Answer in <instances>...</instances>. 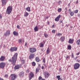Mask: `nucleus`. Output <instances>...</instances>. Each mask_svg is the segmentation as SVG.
<instances>
[{
  "mask_svg": "<svg viewBox=\"0 0 80 80\" xmlns=\"http://www.w3.org/2000/svg\"><path fill=\"white\" fill-rule=\"evenodd\" d=\"M72 27H72V26H71V28H72Z\"/></svg>",
  "mask_w": 80,
  "mask_h": 80,
  "instance_id": "nucleus-61",
  "label": "nucleus"
},
{
  "mask_svg": "<svg viewBox=\"0 0 80 80\" xmlns=\"http://www.w3.org/2000/svg\"><path fill=\"white\" fill-rule=\"evenodd\" d=\"M41 51H43V49H41Z\"/></svg>",
  "mask_w": 80,
  "mask_h": 80,
  "instance_id": "nucleus-62",
  "label": "nucleus"
},
{
  "mask_svg": "<svg viewBox=\"0 0 80 80\" xmlns=\"http://www.w3.org/2000/svg\"><path fill=\"white\" fill-rule=\"evenodd\" d=\"M44 36H45V37L47 38V37L48 35H47V34H44Z\"/></svg>",
  "mask_w": 80,
  "mask_h": 80,
  "instance_id": "nucleus-39",
  "label": "nucleus"
},
{
  "mask_svg": "<svg viewBox=\"0 0 80 80\" xmlns=\"http://www.w3.org/2000/svg\"><path fill=\"white\" fill-rule=\"evenodd\" d=\"M2 5H5L6 3H7V2L6 0H2Z\"/></svg>",
  "mask_w": 80,
  "mask_h": 80,
  "instance_id": "nucleus-15",
  "label": "nucleus"
},
{
  "mask_svg": "<svg viewBox=\"0 0 80 80\" xmlns=\"http://www.w3.org/2000/svg\"><path fill=\"white\" fill-rule=\"evenodd\" d=\"M18 48L17 47H12L10 49V50L11 52H14V51H16L17 50Z\"/></svg>",
  "mask_w": 80,
  "mask_h": 80,
  "instance_id": "nucleus-6",
  "label": "nucleus"
},
{
  "mask_svg": "<svg viewBox=\"0 0 80 80\" xmlns=\"http://www.w3.org/2000/svg\"><path fill=\"white\" fill-rule=\"evenodd\" d=\"M17 27L18 28V29H20V26H19V25H18L17 26Z\"/></svg>",
  "mask_w": 80,
  "mask_h": 80,
  "instance_id": "nucleus-45",
  "label": "nucleus"
},
{
  "mask_svg": "<svg viewBox=\"0 0 80 80\" xmlns=\"http://www.w3.org/2000/svg\"><path fill=\"white\" fill-rule=\"evenodd\" d=\"M13 34L14 35H16V36H18V32L16 31H14Z\"/></svg>",
  "mask_w": 80,
  "mask_h": 80,
  "instance_id": "nucleus-20",
  "label": "nucleus"
},
{
  "mask_svg": "<svg viewBox=\"0 0 80 80\" xmlns=\"http://www.w3.org/2000/svg\"><path fill=\"white\" fill-rule=\"evenodd\" d=\"M74 12L75 13H77L78 12V10H76L75 11H74Z\"/></svg>",
  "mask_w": 80,
  "mask_h": 80,
  "instance_id": "nucleus-35",
  "label": "nucleus"
},
{
  "mask_svg": "<svg viewBox=\"0 0 80 80\" xmlns=\"http://www.w3.org/2000/svg\"><path fill=\"white\" fill-rule=\"evenodd\" d=\"M31 0V1H32V0Z\"/></svg>",
  "mask_w": 80,
  "mask_h": 80,
  "instance_id": "nucleus-64",
  "label": "nucleus"
},
{
  "mask_svg": "<svg viewBox=\"0 0 80 80\" xmlns=\"http://www.w3.org/2000/svg\"><path fill=\"white\" fill-rule=\"evenodd\" d=\"M38 28L37 26H36L34 28V30L35 32H37L38 31Z\"/></svg>",
  "mask_w": 80,
  "mask_h": 80,
  "instance_id": "nucleus-19",
  "label": "nucleus"
},
{
  "mask_svg": "<svg viewBox=\"0 0 80 80\" xmlns=\"http://www.w3.org/2000/svg\"><path fill=\"white\" fill-rule=\"evenodd\" d=\"M34 77V74L33 73L31 72L29 73V80H30L32 78H33Z\"/></svg>",
  "mask_w": 80,
  "mask_h": 80,
  "instance_id": "nucleus-5",
  "label": "nucleus"
},
{
  "mask_svg": "<svg viewBox=\"0 0 80 80\" xmlns=\"http://www.w3.org/2000/svg\"><path fill=\"white\" fill-rule=\"evenodd\" d=\"M43 62H44V63H45V59H43Z\"/></svg>",
  "mask_w": 80,
  "mask_h": 80,
  "instance_id": "nucleus-50",
  "label": "nucleus"
},
{
  "mask_svg": "<svg viewBox=\"0 0 80 80\" xmlns=\"http://www.w3.org/2000/svg\"><path fill=\"white\" fill-rule=\"evenodd\" d=\"M80 54V53L79 52H78L77 54V55H79Z\"/></svg>",
  "mask_w": 80,
  "mask_h": 80,
  "instance_id": "nucleus-52",
  "label": "nucleus"
},
{
  "mask_svg": "<svg viewBox=\"0 0 80 80\" xmlns=\"http://www.w3.org/2000/svg\"><path fill=\"white\" fill-rule=\"evenodd\" d=\"M28 15V13L27 12H26L25 13L24 15V17H27Z\"/></svg>",
  "mask_w": 80,
  "mask_h": 80,
  "instance_id": "nucleus-28",
  "label": "nucleus"
},
{
  "mask_svg": "<svg viewBox=\"0 0 80 80\" xmlns=\"http://www.w3.org/2000/svg\"><path fill=\"white\" fill-rule=\"evenodd\" d=\"M12 7L11 6H8L7 8V9L6 10V13H8V14H10L11 13H12Z\"/></svg>",
  "mask_w": 80,
  "mask_h": 80,
  "instance_id": "nucleus-2",
  "label": "nucleus"
},
{
  "mask_svg": "<svg viewBox=\"0 0 80 80\" xmlns=\"http://www.w3.org/2000/svg\"><path fill=\"white\" fill-rule=\"evenodd\" d=\"M44 67L43 66H42V67H41V68L42 69V70H43V69H44Z\"/></svg>",
  "mask_w": 80,
  "mask_h": 80,
  "instance_id": "nucleus-46",
  "label": "nucleus"
},
{
  "mask_svg": "<svg viewBox=\"0 0 80 80\" xmlns=\"http://www.w3.org/2000/svg\"><path fill=\"white\" fill-rule=\"evenodd\" d=\"M44 66H45V68H47V66L45 64H44Z\"/></svg>",
  "mask_w": 80,
  "mask_h": 80,
  "instance_id": "nucleus-43",
  "label": "nucleus"
},
{
  "mask_svg": "<svg viewBox=\"0 0 80 80\" xmlns=\"http://www.w3.org/2000/svg\"><path fill=\"white\" fill-rule=\"evenodd\" d=\"M71 56L72 58H74V55H73V54H72L71 55Z\"/></svg>",
  "mask_w": 80,
  "mask_h": 80,
  "instance_id": "nucleus-42",
  "label": "nucleus"
},
{
  "mask_svg": "<svg viewBox=\"0 0 80 80\" xmlns=\"http://www.w3.org/2000/svg\"><path fill=\"white\" fill-rule=\"evenodd\" d=\"M72 48V47L71 46V45H69L68 47V50H71Z\"/></svg>",
  "mask_w": 80,
  "mask_h": 80,
  "instance_id": "nucleus-27",
  "label": "nucleus"
},
{
  "mask_svg": "<svg viewBox=\"0 0 80 80\" xmlns=\"http://www.w3.org/2000/svg\"><path fill=\"white\" fill-rule=\"evenodd\" d=\"M57 35L58 37H60V36H61V35H62V34L60 33H58L57 34Z\"/></svg>",
  "mask_w": 80,
  "mask_h": 80,
  "instance_id": "nucleus-31",
  "label": "nucleus"
},
{
  "mask_svg": "<svg viewBox=\"0 0 80 80\" xmlns=\"http://www.w3.org/2000/svg\"><path fill=\"white\" fill-rule=\"evenodd\" d=\"M29 69H27V71H26V72H27V73H29Z\"/></svg>",
  "mask_w": 80,
  "mask_h": 80,
  "instance_id": "nucleus-44",
  "label": "nucleus"
},
{
  "mask_svg": "<svg viewBox=\"0 0 80 80\" xmlns=\"http://www.w3.org/2000/svg\"><path fill=\"white\" fill-rule=\"evenodd\" d=\"M74 13H75V12H71L70 13V15L72 16H73V15H74Z\"/></svg>",
  "mask_w": 80,
  "mask_h": 80,
  "instance_id": "nucleus-22",
  "label": "nucleus"
},
{
  "mask_svg": "<svg viewBox=\"0 0 80 80\" xmlns=\"http://www.w3.org/2000/svg\"><path fill=\"white\" fill-rule=\"evenodd\" d=\"M2 14H0V19H2Z\"/></svg>",
  "mask_w": 80,
  "mask_h": 80,
  "instance_id": "nucleus-41",
  "label": "nucleus"
},
{
  "mask_svg": "<svg viewBox=\"0 0 80 80\" xmlns=\"http://www.w3.org/2000/svg\"><path fill=\"white\" fill-rule=\"evenodd\" d=\"M62 26L63 27V25L62 24Z\"/></svg>",
  "mask_w": 80,
  "mask_h": 80,
  "instance_id": "nucleus-60",
  "label": "nucleus"
},
{
  "mask_svg": "<svg viewBox=\"0 0 80 80\" xmlns=\"http://www.w3.org/2000/svg\"><path fill=\"white\" fill-rule=\"evenodd\" d=\"M65 14L66 15H67V11H66L65 12Z\"/></svg>",
  "mask_w": 80,
  "mask_h": 80,
  "instance_id": "nucleus-54",
  "label": "nucleus"
},
{
  "mask_svg": "<svg viewBox=\"0 0 80 80\" xmlns=\"http://www.w3.org/2000/svg\"><path fill=\"white\" fill-rule=\"evenodd\" d=\"M24 73V72H21L19 73V75H20V77H23V76Z\"/></svg>",
  "mask_w": 80,
  "mask_h": 80,
  "instance_id": "nucleus-18",
  "label": "nucleus"
},
{
  "mask_svg": "<svg viewBox=\"0 0 80 80\" xmlns=\"http://www.w3.org/2000/svg\"><path fill=\"white\" fill-rule=\"evenodd\" d=\"M62 11V8H59L58 10V12H60Z\"/></svg>",
  "mask_w": 80,
  "mask_h": 80,
  "instance_id": "nucleus-33",
  "label": "nucleus"
},
{
  "mask_svg": "<svg viewBox=\"0 0 80 80\" xmlns=\"http://www.w3.org/2000/svg\"><path fill=\"white\" fill-rule=\"evenodd\" d=\"M77 43L78 45H80V39L78 40L77 41Z\"/></svg>",
  "mask_w": 80,
  "mask_h": 80,
  "instance_id": "nucleus-24",
  "label": "nucleus"
},
{
  "mask_svg": "<svg viewBox=\"0 0 80 80\" xmlns=\"http://www.w3.org/2000/svg\"><path fill=\"white\" fill-rule=\"evenodd\" d=\"M27 45V43H25V45Z\"/></svg>",
  "mask_w": 80,
  "mask_h": 80,
  "instance_id": "nucleus-55",
  "label": "nucleus"
},
{
  "mask_svg": "<svg viewBox=\"0 0 80 80\" xmlns=\"http://www.w3.org/2000/svg\"><path fill=\"white\" fill-rule=\"evenodd\" d=\"M44 46V44L43 43H41L40 45V47H43Z\"/></svg>",
  "mask_w": 80,
  "mask_h": 80,
  "instance_id": "nucleus-36",
  "label": "nucleus"
},
{
  "mask_svg": "<svg viewBox=\"0 0 80 80\" xmlns=\"http://www.w3.org/2000/svg\"><path fill=\"white\" fill-rule=\"evenodd\" d=\"M10 30H8L5 33L4 35H5V36H9V35H10Z\"/></svg>",
  "mask_w": 80,
  "mask_h": 80,
  "instance_id": "nucleus-10",
  "label": "nucleus"
},
{
  "mask_svg": "<svg viewBox=\"0 0 80 80\" xmlns=\"http://www.w3.org/2000/svg\"><path fill=\"white\" fill-rule=\"evenodd\" d=\"M42 79V77L41 76H40L39 78V80H41V79Z\"/></svg>",
  "mask_w": 80,
  "mask_h": 80,
  "instance_id": "nucleus-40",
  "label": "nucleus"
},
{
  "mask_svg": "<svg viewBox=\"0 0 80 80\" xmlns=\"http://www.w3.org/2000/svg\"><path fill=\"white\" fill-rule=\"evenodd\" d=\"M73 39H69V41H68V43H73Z\"/></svg>",
  "mask_w": 80,
  "mask_h": 80,
  "instance_id": "nucleus-14",
  "label": "nucleus"
},
{
  "mask_svg": "<svg viewBox=\"0 0 80 80\" xmlns=\"http://www.w3.org/2000/svg\"><path fill=\"white\" fill-rule=\"evenodd\" d=\"M50 52V50L49 48H48L47 50V53L48 54Z\"/></svg>",
  "mask_w": 80,
  "mask_h": 80,
  "instance_id": "nucleus-21",
  "label": "nucleus"
},
{
  "mask_svg": "<svg viewBox=\"0 0 80 80\" xmlns=\"http://www.w3.org/2000/svg\"><path fill=\"white\" fill-rule=\"evenodd\" d=\"M40 70V69L38 68H36V73H37Z\"/></svg>",
  "mask_w": 80,
  "mask_h": 80,
  "instance_id": "nucleus-29",
  "label": "nucleus"
},
{
  "mask_svg": "<svg viewBox=\"0 0 80 80\" xmlns=\"http://www.w3.org/2000/svg\"><path fill=\"white\" fill-rule=\"evenodd\" d=\"M36 60L38 62H40V59H39V58L38 57H37L36 58Z\"/></svg>",
  "mask_w": 80,
  "mask_h": 80,
  "instance_id": "nucleus-26",
  "label": "nucleus"
},
{
  "mask_svg": "<svg viewBox=\"0 0 80 80\" xmlns=\"http://www.w3.org/2000/svg\"><path fill=\"white\" fill-rule=\"evenodd\" d=\"M61 2V1H59V3H60Z\"/></svg>",
  "mask_w": 80,
  "mask_h": 80,
  "instance_id": "nucleus-57",
  "label": "nucleus"
},
{
  "mask_svg": "<svg viewBox=\"0 0 80 80\" xmlns=\"http://www.w3.org/2000/svg\"><path fill=\"white\" fill-rule=\"evenodd\" d=\"M69 11H70V12H71V10L70 9H69Z\"/></svg>",
  "mask_w": 80,
  "mask_h": 80,
  "instance_id": "nucleus-56",
  "label": "nucleus"
},
{
  "mask_svg": "<svg viewBox=\"0 0 80 80\" xmlns=\"http://www.w3.org/2000/svg\"><path fill=\"white\" fill-rule=\"evenodd\" d=\"M76 3H78V1H76Z\"/></svg>",
  "mask_w": 80,
  "mask_h": 80,
  "instance_id": "nucleus-53",
  "label": "nucleus"
},
{
  "mask_svg": "<svg viewBox=\"0 0 80 80\" xmlns=\"http://www.w3.org/2000/svg\"><path fill=\"white\" fill-rule=\"evenodd\" d=\"M21 62V63H22V64H23V63H25V61H24V60H22Z\"/></svg>",
  "mask_w": 80,
  "mask_h": 80,
  "instance_id": "nucleus-34",
  "label": "nucleus"
},
{
  "mask_svg": "<svg viewBox=\"0 0 80 80\" xmlns=\"http://www.w3.org/2000/svg\"><path fill=\"white\" fill-rule=\"evenodd\" d=\"M5 63L4 62H2L0 64V68H4L5 66Z\"/></svg>",
  "mask_w": 80,
  "mask_h": 80,
  "instance_id": "nucleus-8",
  "label": "nucleus"
},
{
  "mask_svg": "<svg viewBox=\"0 0 80 80\" xmlns=\"http://www.w3.org/2000/svg\"><path fill=\"white\" fill-rule=\"evenodd\" d=\"M8 75L7 74H6L5 76V78H8Z\"/></svg>",
  "mask_w": 80,
  "mask_h": 80,
  "instance_id": "nucleus-37",
  "label": "nucleus"
},
{
  "mask_svg": "<svg viewBox=\"0 0 80 80\" xmlns=\"http://www.w3.org/2000/svg\"><path fill=\"white\" fill-rule=\"evenodd\" d=\"M38 67L40 68V67H41V66H40V64H38Z\"/></svg>",
  "mask_w": 80,
  "mask_h": 80,
  "instance_id": "nucleus-48",
  "label": "nucleus"
},
{
  "mask_svg": "<svg viewBox=\"0 0 80 80\" xmlns=\"http://www.w3.org/2000/svg\"><path fill=\"white\" fill-rule=\"evenodd\" d=\"M20 65H17L14 68L16 70H17L19 69V68H20Z\"/></svg>",
  "mask_w": 80,
  "mask_h": 80,
  "instance_id": "nucleus-13",
  "label": "nucleus"
},
{
  "mask_svg": "<svg viewBox=\"0 0 80 80\" xmlns=\"http://www.w3.org/2000/svg\"><path fill=\"white\" fill-rule=\"evenodd\" d=\"M11 80H15L17 78V75L15 74H11L10 76Z\"/></svg>",
  "mask_w": 80,
  "mask_h": 80,
  "instance_id": "nucleus-3",
  "label": "nucleus"
},
{
  "mask_svg": "<svg viewBox=\"0 0 80 80\" xmlns=\"http://www.w3.org/2000/svg\"><path fill=\"white\" fill-rule=\"evenodd\" d=\"M59 70L60 71L61 70V69H60V68H59Z\"/></svg>",
  "mask_w": 80,
  "mask_h": 80,
  "instance_id": "nucleus-63",
  "label": "nucleus"
},
{
  "mask_svg": "<svg viewBox=\"0 0 80 80\" xmlns=\"http://www.w3.org/2000/svg\"><path fill=\"white\" fill-rule=\"evenodd\" d=\"M18 42L19 43H22V39H19L18 41Z\"/></svg>",
  "mask_w": 80,
  "mask_h": 80,
  "instance_id": "nucleus-30",
  "label": "nucleus"
},
{
  "mask_svg": "<svg viewBox=\"0 0 80 80\" xmlns=\"http://www.w3.org/2000/svg\"><path fill=\"white\" fill-rule=\"evenodd\" d=\"M52 33H55V30H53L52 31Z\"/></svg>",
  "mask_w": 80,
  "mask_h": 80,
  "instance_id": "nucleus-38",
  "label": "nucleus"
},
{
  "mask_svg": "<svg viewBox=\"0 0 80 80\" xmlns=\"http://www.w3.org/2000/svg\"><path fill=\"white\" fill-rule=\"evenodd\" d=\"M65 37H62L60 38V40L61 42H63V41L65 40Z\"/></svg>",
  "mask_w": 80,
  "mask_h": 80,
  "instance_id": "nucleus-17",
  "label": "nucleus"
},
{
  "mask_svg": "<svg viewBox=\"0 0 80 80\" xmlns=\"http://www.w3.org/2000/svg\"><path fill=\"white\" fill-rule=\"evenodd\" d=\"M52 28H55V25H52Z\"/></svg>",
  "mask_w": 80,
  "mask_h": 80,
  "instance_id": "nucleus-49",
  "label": "nucleus"
},
{
  "mask_svg": "<svg viewBox=\"0 0 80 80\" xmlns=\"http://www.w3.org/2000/svg\"><path fill=\"white\" fill-rule=\"evenodd\" d=\"M26 10L28 12H30V8L29 7H28L26 8Z\"/></svg>",
  "mask_w": 80,
  "mask_h": 80,
  "instance_id": "nucleus-25",
  "label": "nucleus"
},
{
  "mask_svg": "<svg viewBox=\"0 0 80 80\" xmlns=\"http://www.w3.org/2000/svg\"><path fill=\"white\" fill-rule=\"evenodd\" d=\"M44 73L45 75V77L46 78H47L49 76V75H50V74L47 72H45Z\"/></svg>",
  "mask_w": 80,
  "mask_h": 80,
  "instance_id": "nucleus-9",
  "label": "nucleus"
},
{
  "mask_svg": "<svg viewBox=\"0 0 80 80\" xmlns=\"http://www.w3.org/2000/svg\"><path fill=\"white\" fill-rule=\"evenodd\" d=\"M34 55H35L34 54L31 53L30 54V55L29 56V59H32V58H33V57H34Z\"/></svg>",
  "mask_w": 80,
  "mask_h": 80,
  "instance_id": "nucleus-12",
  "label": "nucleus"
},
{
  "mask_svg": "<svg viewBox=\"0 0 80 80\" xmlns=\"http://www.w3.org/2000/svg\"><path fill=\"white\" fill-rule=\"evenodd\" d=\"M60 17H61V16L60 15H59L56 18H55V21L56 22H58V21H59V20H60Z\"/></svg>",
  "mask_w": 80,
  "mask_h": 80,
  "instance_id": "nucleus-11",
  "label": "nucleus"
},
{
  "mask_svg": "<svg viewBox=\"0 0 80 80\" xmlns=\"http://www.w3.org/2000/svg\"><path fill=\"white\" fill-rule=\"evenodd\" d=\"M56 78H58V80H62V79L60 78V76H57L56 77Z\"/></svg>",
  "mask_w": 80,
  "mask_h": 80,
  "instance_id": "nucleus-23",
  "label": "nucleus"
},
{
  "mask_svg": "<svg viewBox=\"0 0 80 80\" xmlns=\"http://www.w3.org/2000/svg\"><path fill=\"white\" fill-rule=\"evenodd\" d=\"M48 25H49V24H50V23H49V22H48Z\"/></svg>",
  "mask_w": 80,
  "mask_h": 80,
  "instance_id": "nucleus-58",
  "label": "nucleus"
},
{
  "mask_svg": "<svg viewBox=\"0 0 80 80\" xmlns=\"http://www.w3.org/2000/svg\"><path fill=\"white\" fill-rule=\"evenodd\" d=\"M80 64L77 63L74 64V68L75 69V70H77V69H78L79 68H80Z\"/></svg>",
  "mask_w": 80,
  "mask_h": 80,
  "instance_id": "nucleus-4",
  "label": "nucleus"
},
{
  "mask_svg": "<svg viewBox=\"0 0 80 80\" xmlns=\"http://www.w3.org/2000/svg\"><path fill=\"white\" fill-rule=\"evenodd\" d=\"M29 49L30 50V52L31 53H34V52H35L37 51V49L35 48H30Z\"/></svg>",
  "mask_w": 80,
  "mask_h": 80,
  "instance_id": "nucleus-7",
  "label": "nucleus"
},
{
  "mask_svg": "<svg viewBox=\"0 0 80 80\" xmlns=\"http://www.w3.org/2000/svg\"><path fill=\"white\" fill-rule=\"evenodd\" d=\"M62 21H60V23H62Z\"/></svg>",
  "mask_w": 80,
  "mask_h": 80,
  "instance_id": "nucleus-59",
  "label": "nucleus"
},
{
  "mask_svg": "<svg viewBox=\"0 0 80 80\" xmlns=\"http://www.w3.org/2000/svg\"><path fill=\"white\" fill-rule=\"evenodd\" d=\"M68 58V59H69L70 58V57L69 56H67L66 59H67Z\"/></svg>",
  "mask_w": 80,
  "mask_h": 80,
  "instance_id": "nucleus-47",
  "label": "nucleus"
},
{
  "mask_svg": "<svg viewBox=\"0 0 80 80\" xmlns=\"http://www.w3.org/2000/svg\"><path fill=\"white\" fill-rule=\"evenodd\" d=\"M32 64L33 66H35V65H36V63L34 62H32Z\"/></svg>",
  "mask_w": 80,
  "mask_h": 80,
  "instance_id": "nucleus-32",
  "label": "nucleus"
},
{
  "mask_svg": "<svg viewBox=\"0 0 80 80\" xmlns=\"http://www.w3.org/2000/svg\"><path fill=\"white\" fill-rule=\"evenodd\" d=\"M45 19H48V17L47 16V17H45Z\"/></svg>",
  "mask_w": 80,
  "mask_h": 80,
  "instance_id": "nucleus-51",
  "label": "nucleus"
},
{
  "mask_svg": "<svg viewBox=\"0 0 80 80\" xmlns=\"http://www.w3.org/2000/svg\"><path fill=\"white\" fill-rule=\"evenodd\" d=\"M5 60V57L3 56H2L0 58V61H4Z\"/></svg>",
  "mask_w": 80,
  "mask_h": 80,
  "instance_id": "nucleus-16",
  "label": "nucleus"
},
{
  "mask_svg": "<svg viewBox=\"0 0 80 80\" xmlns=\"http://www.w3.org/2000/svg\"><path fill=\"white\" fill-rule=\"evenodd\" d=\"M17 56H18V54L16 53L12 57V61L11 59L8 60L9 62H12V63L13 65H15V63H16V61H17Z\"/></svg>",
  "mask_w": 80,
  "mask_h": 80,
  "instance_id": "nucleus-1",
  "label": "nucleus"
}]
</instances>
